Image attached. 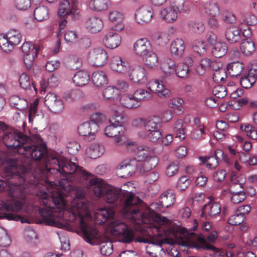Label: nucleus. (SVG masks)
<instances>
[{
    "label": "nucleus",
    "mask_w": 257,
    "mask_h": 257,
    "mask_svg": "<svg viewBox=\"0 0 257 257\" xmlns=\"http://www.w3.org/2000/svg\"><path fill=\"white\" fill-rule=\"evenodd\" d=\"M131 81L139 84L145 83L147 81L145 69L141 66L135 67L129 74Z\"/></svg>",
    "instance_id": "412c9836"
},
{
    "label": "nucleus",
    "mask_w": 257,
    "mask_h": 257,
    "mask_svg": "<svg viewBox=\"0 0 257 257\" xmlns=\"http://www.w3.org/2000/svg\"><path fill=\"white\" fill-rule=\"evenodd\" d=\"M183 102V100L181 98H173L170 100L169 105L174 109L177 110L179 112H182L183 111V108L182 106Z\"/></svg>",
    "instance_id": "4d7b16f0"
},
{
    "label": "nucleus",
    "mask_w": 257,
    "mask_h": 257,
    "mask_svg": "<svg viewBox=\"0 0 257 257\" xmlns=\"http://www.w3.org/2000/svg\"><path fill=\"white\" fill-rule=\"evenodd\" d=\"M163 19L167 23H172L176 20L177 12L171 7L166 8L161 11Z\"/></svg>",
    "instance_id": "4c0bfd02"
},
{
    "label": "nucleus",
    "mask_w": 257,
    "mask_h": 257,
    "mask_svg": "<svg viewBox=\"0 0 257 257\" xmlns=\"http://www.w3.org/2000/svg\"><path fill=\"white\" fill-rule=\"evenodd\" d=\"M120 104L124 107L128 109L137 108L140 106L139 102L134 96L131 94L123 95L120 98Z\"/></svg>",
    "instance_id": "a878e982"
},
{
    "label": "nucleus",
    "mask_w": 257,
    "mask_h": 257,
    "mask_svg": "<svg viewBox=\"0 0 257 257\" xmlns=\"http://www.w3.org/2000/svg\"><path fill=\"white\" fill-rule=\"evenodd\" d=\"M108 2L109 0H91L89 7L94 11H103L107 9Z\"/></svg>",
    "instance_id": "a19ab883"
},
{
    "label": "nucleus",
    "mask_w": 257,
    "mask_h": 257,
    "mask_svg": "<svg viewBox=\"0 0 257 257\" xmlns=\"http://www.w3.org/2000/svg\"><path fill=\"white\" fill-rule=\"evenodd\" d=\"M47 153L46 145L40 135H33L20 148L19 154L21 155L7 160L5 175L8 179L18 180L20 184L27 187L28 185L36 186L39 176L33 173L35 169L31 160H29L30 158L36 161L43 159V164L38 167L40 175L45 172H49L51 173L59 172L63 176H67L77 172L81 177L87 179L91 175L66 158L60 156H47Z\"/></svg>",
    "instance_id": "f257e3e1"
},
{
    "label": "nucleus",
    "mask_w": 257,
    "mask_h": 257,
    "mask_svg": "<svg viewBox=\"0 0 257 257\" xmlns=\"http://www.w3.org/2000/svg\"><path fill=\"white\" fill-rule=\"evenodd\" d=\"M119 95L118 90L114 86L107 87L103 92V96L107 100H113Z\"/></svg>",
    "instance_id": "8fccbe9b"
},
{
    "label": "nucleus",
    "mask_w": 257,
    "mask_h": 257,
    "mask_svg": "<svg viewBox=\"0 0 257 257\" xmlns=\"http://www.w3.org/2000/svg\"><path fill=\"white\" fill-rule=\"evenodd\" d=\"M111 233L115 236L119 242L130 243L135 240V232L132 228L119 220H115L110 223Z\"/></svg>",
    "instance_id": "1a4fd4ad"
},
{
    "label": "nucleus",
    "mask_w": 257,
    "mask_h": 257,
    "mask_svg": "<svg viewBox=\"0 0 257 257\" xmlns=\"http://www.w3.org/2000/svg\"><path fill=\"white\" fill-rule=\"evenodd\" d=\"M20 86L25 89H29L31 86V81L29 75L26 73H23L19 78Z\"/></svg>",
    "instance_id": "680f3d73"
},
{
    "label": "nucleus",
    "mask_w": 257,
    "mask_h": 257,
    "mask_svg": "<svg viewBox=\"0 0 257 257\" xmlns=\"http://www.w3.org/2000/svg\"><path fill=\"white\" fill-rule=\"evenodd\" d=\"M176 67L174 61L170 58L164 59L161 62V69L166 76L174 75L176 71Z\"/></svg>",
    "instance_id": "cd10ccee"
},
{
    "label": "nucleus",
    "mask_w": 257,
    "mask_h": 257,
    "mask_svg": "<svg viewBox=\"0 0 257 257\" xmlns=\"http://www.w3.org/2000/svg\"><path fill=\"white\" fill-rule=\"evenodd\" d=\"M81 181H87L86 184L88 188L93 187L94 194L98 197H103L107 203L112 204V208H100L95 214L96 219L99 223H104L109 219L112 218L115 211H120L123 217L131 220V218L139 216L145 222H149L150 220L139 212L138 205L141 200L134 193L126 190L117 189L105 184L100 178L93 177L91 174L87 179L81 177L75 172ZM89 173V172H88Z\"/></svg>",
    "instance_id": "7ed1b4c3"
},
{
    "label": "nucleus",
    "mask_w": 257,
    "mask_h": 257,
    "mask_svg": "<svg viewBox=\"0 0 257 257\" xmlns=\"http://www.w3.org/2000/svg\"><path fill=\"white\" fill-rule=\"evenodd\" d=\"M85 97L84 93L79 89L71 90L64 93L63 98L68 102L81 100Z\"/></svg>",
    "instance_id": "7c9ffc66"
},
{
    "label": "nucleus",
    "mask_w": 257,
    "mask_h": 257,
    "mask_svg": "<svg viewBox=\"0 0 257 257\" xmlns=\"http://www.w3.org/2000/svg\"><path fill=\"white\" fill-rule=\"evenodd\" d=\"M159 160L155 156H149L147 158L143 160L141 163V168L140 172L145 173L148 172L154 168L158 164Z\"/></svg>",
    "instance_id": "2f4dec72"
},
{
    "label": "nucleus",
    "mask_w": 257,
    "mask_h": 257,
    "mask_svg": "<svg viewBox=\"0 0 257 257\" xmlns=\"http://www.w3.org/2000/svg\"><path fill=\"white\" fill-rule=\"evenodd\" d=\"M147 88L152 92H155L159 97H167L170 94V90L165 87L162 81L160 82L157 79L150 81Z\"/></svg>",
    "instance_id": "6ab92c4d"
},
{
    "label": "nucleus",
    "mask_w": 257,
    "mask_h": 257,
    "mask_svg": "<svg viewBox=\"0 0 257 257\" xmlns=\"http://www.w3.org/2000/svg\"><path fill=\"white\" fill-rule=\"evenodd\" d=\"M15 3L16 8L22 11L26 10L31 6L30 0H15Z\"/></svg>",
    "instance_id": "69168bd1"
},
{
    "label": "nucleus",
    "mask_w": 257,
    "mask_h": 257,
    "mask_svg": "<svg viewBox=\"0 0 257 257\" xmlns=\"http://www.w3.org/2000/svg\"><path fill=\"white\" fill-rule=\"evenodd\" d=\"M44 103L50 110L55 113L62 111L64 108L62 100L53 93H49L46 95Z\"/></svg>",
    "instance_id": "2eb2a0df"
},
{
    "label": "nucleus",
    "mask_w": 257,
    "mask_h": 257,
    "mask_svg": "<svg viewBox=\"0 0 257 257\" xmlns=\"http://www.w3.org/2000/svg\"><path fill=\"white\" fill-rule=\"evenodd\" d=\"M240 32L238 29L232 27L227 29L225 32V36L227 40L231 43L238 41L240 38Z\"/></svg>",
    "instance_id": "49530a36"
},
{
    "label": "nucleus",
    "mask_w": 257,
    "mask_h": 257,
    "mask_svg": "<svg viewBox=\"0 0 257 257\" xmlns=\"http://www.w3.org/2000/svg\"><path fill=\"white\" fill-rule=\"evenodd\" d=\"M80 149V145L76 142H72L68 144L66 149L70 155H75L78 153Z\"/></svg>",
    "instance_id": "0e129e2a"
},
{
    "label": "nucleus",
    "mask_w": 257,
    "mask_h": 257,
    "mask_svg": "<svg viewBox=\"0 0 257 257\" xmlns=\"http://www.w3.org/2000/svg\"><path fill=\"white\" fill-rule=\"evenodd\" d=\"M4 132L1 134L4 144L9 148L16 150L19 154L20 148L26 141L29 140V137L21 132Z\"/></svg>",
    "instance_id": "9d476101"
},
{
    "label": "nucleus",
    "mask_w": 257,
    "mask_h": 257,
    "mask_svg": "<svg viewBox=\"0 0 257 257\" xmlns=\"http://www.w3.org/2000/svg\"><path fill=\"white\" fill-rule=\"evenodd\" d=\"M124 130L122 126H118L113 123H110L105 127L104 133L107 137L113 138L116 137L118 134L122 133V130Z\"/></svg>",
    "instance_id": "a18cd8bd"
},
{
    "label": "nucleus",
    "mask_w": 257,
    "mask_h": 257,
    "mask_svg": "<svg viewBox=\"0 0 257 257\" xmlns=\"http://www.w3.org/2000/svg\"><path fill=\"white\" fill-rule=\"evenodd\" d=\"M256 74H254L252 70H250L247 74L241 77L240 83L242 87L248 89L253 86L256 81Z\"/></svg>",
    "instance_id": "f704fd0d"
},
{
    "label": "nucleus",
    "mask_w": 257,
    "mask_h": 257,
    "mask_svg": "<svg viewBox=\"0 0 257 257\" xmlns=\"http://www.w3.org/2000/svg\"><path fill=\"white\" fill-rule=\"evenodd\" d=\"M232 196L230 198L231 201L235 204L239 203L242 202L246 198L245 192H241L240 190H236L234 187H231L229 189Z\"/></svg>",
    "instance_id": "de8ad7c7"
},
{
    "label": "nucleus",
    "mask_w": 257,
    "mask_h": 257,
    "mask_svg": "<svg viewBox=\"0 0 257 257\" xmlns=\"http://www.w3.org/2000/svg\"><path fill=\"white\" fill-rule=\"evenodd\" d=\"M175 199V194L171 190L166 191L160 197L159 205L162 208H168L174 203Z\"/></svg>",
    "instance_id": "b1692460"
},
{
    "label": "nucleus",
    "mask_w": 257,
    "mask_h": 257,
    "mask_svg": "<svg viewBox=\"0 0 257 257\" xmlns=\"http://www.w3.org/2000/svg\"><path fill=\"white\" fill-rule=\"evenodd\" d=\"M153 15L151 8H142L137 11L135 14V19L139 24H144L149 22Z\"/></svg>",
    "instance_id": "4be33fe9"
},
{
    "label": "nucleus",
    "mask_w": 257,
    "mask_h": 257,
    "mask_svg": "<svg viewBox=\"0 0 257 257\" xmlns=\"http://www.w3.org/2000/svg\"><path fill=\"white\" fill-rule=\"evenodd\" d=\"M243 69V64L238 61L232 62L227 66V70L232 77H237L240 75Z\"/></svg>",
    "instance_id": "e433bc0d"
},
{
    "label": "nucleus",
    "mask_w": 257,
    "mask_h": 257,
    "mask_svg": "<svg viewBox=\"0 0 257 257\" xmlns=\"http://www.w3.org/2000/svg\"><path fill=\"white\" fill-rule=\"evenodd\" d=\"M183 125V121L181 119H177L173 125V131L176 137L182 139L185 138V128Z\"/></svg>",
    "instance_id": "09e8293b"
},
{
    "label": "nucleus",
    "mask_w": 257,
    "mask_h": 257,
    "mask_svg": "<svg viewBox=\"0 0 257 257\" xmlns=\"http://www.w3.org/2000/svg\"><path fill=\"white\" fill-rule=\"evenodd\" d=\"M86 26L91 33H95L99 32L102 29L103 23L100 19L92 17L86 21Z\"/></svg>",
    "instance_id": "c85d7f7f"
},
{
    "label": "nucleus",
    "mask_w": 257,
    "mask_h": 257,
    "mask_svg": "<svg viewBox=\"0 0 257 257\" xmlns=\"http://www.w3.org/2000/svg\"><path fill=\"white\" fill-rule=\"evenodd\" d=\"M69 66L72 69H78L82 65V60L76 55H72L69 58Z\"/></svg>",
    "instance_id": "13d9d810"
},
{
    "label": "nucleus",
    "mask_w": 257,
    "mask_h": 257,
    "mask_svg": "<svg viewBox=\"0 0 257 257\" xmlns=\"http://www.w3.org/2000/svg\"><path fill=\"white\" fill-rule=\"evenodd\" d=\"M11 243V239L7 231L4 228L0 227V246H8Z\"/></svg>",
    "instance_id": "864d4df0"
},
{
    "label": "nucleus",
    "mask_w": 257,
    "mask_h": 257,
    "mask_svg": "<svg viewBox=\"0 0 257 257\" xmlns=\"http://www.w3.org/2000/svg\"><path fill=\"white\" fill-rule=\"evenodd\" d=\"M108 58V53L105 49H92L88 56L90 63L96 67L104 65L106 63Z\"/></svg>",
    "instance_id": "ddd939ff"
},
{
    "label": "nucleus",
    "mask_w": 257,
    "mask_h": 257,
    "mask_svg": "<svg viewBox=\"0 0 257 257\" xmlns=\"http://www.w3.org/2000/svg\"><path fill=\"white\" fill-rule=\"evenodd\" d=\"M198 225L197 220L194 219L193 224L191 227V231L183 227L177 228L173 232L175 238L180 240L183 245L187 246L188 242H192V246L197 249L203 248L208 250H216V248L208 243L201 234H196L192 232L197 229Z\"/></svg>",
    "instance_id": "39448f33"
},
{
    "label": "nucleus",
    "mask_w": 257,
    "mask_h": 257,
    "mask_svg": "<svg viewBox=\"0 0 257 257\" xmlns=\"http://www.w3.org/2000/svg\"><path fill=\"white\" fill-rule=\"evenodd\" d=\"M221 212V206L217 202L209 201L202 209L201 216L206 219L218 216Z\"/></svg>",
    "instance_id": "f3484780"
},
{
    "label": "nucleus",
    "mask_w": 257,
    "mask_h": 257,
    "mask_svg": "<svg viewBox=\"0 0 257 257\" xmlns=\"http://www.w3.org/2000/svg\"><path fill=\"white\" fill-rule=\"evenodd\" d=\"M34 16L36 20L41 22L49 18V11L47 7L40 6L34 10Z\"/></svg>",
    "instance_id": "c03bdc74"
},
{
    "label": "nucleus",
    "mask_w": 257,
    "mask_h": 257,
    "mask_svg": "<svg viewBox=\"0 0 257 257\" xmlns=\"http://www.w3.org/2000/svg\"><path fill=\"white\" fill-rule=\"evenodd\" d=\"M223 156V151L221 150H216L214 152V156L208 158L206 167L211 169H215L218 165L219 160Z\"/></svg>",
    "instance_id": "37998d69"
},
{
    "label": "nucleus",
    "mask_w": 257,
    "mask_h": 257,
    "mask_svg": "<svg viewBox=\"0 0 257 257\" xmlns=\"http://www.w3.org/2000/svg\"><path fill=\"white\" fill-rule=\"evenodd\" d=\"M110 67L114 71L125 73L129 68L128 63L119 56H114L111 59Z\"/></svg>",
    "instance_id": "aec40b11"
},
{
    "label": "nucleus",
    "mask_w": 257,
    "mask_h": 257,
    "mask_svg": "<svg viewBox=\"0 0 257 257\" xmlns=\"http://www.w3.org/2000/svg\"><path fill=\"white\" fill-rule=\"evenodd\" d=\"M189 30L192 33L201 34L205 30V27L202 22L194 20H189L187 22Z\"/></svg>",
    "instance_id": "58836bf2"
},
{
    "label": "nucleus",
    "mask_w": 257,
    "mask_h": 257,
    "mask_svg": "<svg viewBox=\"0 0 257 257\" xmlns=\"http://www.w3.org/2000/svg\"><path fill=\"white\" fill-rule=\"evenodd\" d=\"M153 47V45L146 38H140L134 44V48H149Z\"/></svg>",
    "instance_id": "bf43d9fd"
},
{
    "label": "nucleus",
    "mask_w": 257,
    "mask_h": 257,
    "mask_svg": "<svg viewBox=\"0 0 257 257\" xmlns=\"http://www.w3.org/2000/svg\"><path fill=\"white\" fill-rule=\"evenodd\" d=\"M99 126L94 122L87 121L83 123L78 127V132L82 136L86 137L88 141L95 138V134L98 131Z\"/></svg>",
    "instance_id": "dca6fc26"
},
{
    "label": "nucleus",
    "mask_w": 257,
    "mask_h": 257,
    "mask_svg": "<svg viewBox=\"0 0 257 257\" xmlns=\"http://www.w3.org/2000/svg\"><path fill=\"white\" fill-rule=\"evenodd\" d=\"M90 80V76L88 72L85 70L79 71L73 78V82L79 86L86 85Z\"/></svg>",
    "instance_id": "473e14b6"
},
{
    "label": "nucleus",
    "mask_w": 257,
    "mask_h": 257,
    "mask_svg": "<svg viewBox=\"0 0 257 257\" xmlns=\"http://www.w3.org/2000/svg\"><path fill=\"white\" fill-rule=\"evenodd\" d=\"M58 16L60 18H68L74 21L79 20L81 19V15L77 9V3L76 1L63 0L61 3L58 10Z\"/></svg>",
    "instance_id": "9b49d317"
},
{
    "label": "nucleus",
    "mask_w": 257,
    "mask_h": 257,
    "mask_svg": "<svg viewBox=\"0 0 257 257\" xmlns=\"http://www.w3.org/2000/svg\"><path fill=\"white\" fill-rule=\"evenodd\" d=\"M93 84L97 87H102L108 83L106 73L102 71H95L91 77Z\"/></svg>",
    "instance_id": "bb28decb"
},
{
    "label": "nucleus",
    "mask_w": 257,
    "mask_h": 257,
    "mask_svg": "<svg viewBox=\"0 0 257 257\" xmlns=\"http://www.w3.org/2000/svg\"><path fill=\"white\" fill-rule=\"evenodd\" d=\"M24 53V62L28 69H31L34 58L40 49H22Z\"/></svg>",
    "instance_id": "c756f323"
},
{
    "label": "nucleus",
    "mask_w": 257,
    "mask_h": 257,
    "mask_svg": "<svg viewBox=\"0 0 257 257\" xmlns=\"http://www.w3.org/2000/svg\"><path fill=\"white\" fill-rule=\"evenodd\" d=\"M104 152V147L103 145L93 144L90 146L88 154L90 158L95 159L102 155Z\"/></svg>",
    "instance_id": "79ce46f5"
},
{
    "label": "nucleus",
    "mask_w": 257,
    "mask_h": 257,
    "mask_svg": "<svg viewBox=\"0 0 257 257\" xmlns=\"http://www.w3.org/2000/svg\"><path fill=\"white\" fill-rule=\"evenodd\" d=\"M134 124H139L144 127L146 136L151 142H156L162 137L160 130L161 121L159 117L153 115L148 118H139L134 121Z\"/></svg>",
    "instance_id": "6e6552de"
},
{
    "label": "nucleus",
    "mask_w": 257,
    "mask_h": 257,
    "mask_svg": "<svg viewBox=\"0 0 257 257\" xmlns=\"http://www.w3.org/2000/svg\"><path fill=\"white\" fill-rule=\"evenodd\" d=\"M205 134V128L204 125L202 126H197L191 132L190 137L193 140H200L204 138L203 136Z\"/></svg>",
    "instance_id": "6e6d98bb"
},
{
    "label": "nucleus",
    "mask_w": 257,
    "mask_h": 257,
    "mask_svg": "<svg viewBox=\"0 0 257 257\" xmlns=\"http://www.w3.org/2000/svg\"><path fill=\"white\" fill-rule=\"evenodd\" d=\"M165 233L164 229L160 230L158 226L147 228L144 235L136 238L135 242L148 243L146 252L151 256H156L158 250H162V245L165 242Z\"/></svg>",
    "instance_id": "423d86ee"
},
{
    "label": "nucleus",
    "mask_w": 257,
    "mask_h": 257,
    "mask_svg": "<svg viewBox=\"0 0 257 257\" xmlns=\"http://www.w3.org/2000/svg\"><path fill=\"white\" fill-rule=\"evenodd\" d=\"M175 73L178 77L186 78L188 77L189 69L188 66L184 63L179 64L176 67Z\"/></svg>",
    "instance_id": "603ef678"
},
{
    "label": "nucleus",
    "mask_w": 257,
    "mask_h": 257,
    "mask_svg": "<svg viewBox=\"0 0 257 257\" xmlns=\"http://www.w3.org/2000/svg\"><path fill=\"white\" fill-rule=\"evenodd\" d=\"M77 37L76 32L72 31L66 32L64 35V40L67 43H74L76 42Z\"/></svg>",
    "instance_id": "774afa93"
},
{
    "label": "nucleus",
    "mask_w": 257,
    "mask_h": 257,
    "mask_svg": "<svg viewBox=\"0 0 257 257\" xmlns=\"http://www.w3.org/2000/svg\"><path fill=\"white\" fill-rule=\"evenodd\" d=\"M133 94L136 98L140 105H141L142 101L148 100L152 97V94L151 92L146 89L142 88L136 90Z\"/></svg>",
    "instance_id": "ea45409f"
},
{
    "label": "nucleus",
    "mask_w": 257,
    "mask_h": 257,
    "mask_svg": "<svg viewBox=\"0 0 257 257\" xmlns=\"http://www.w3.org/2000/svg\"><path fill=\"white\" fill-rule=\"evenodd\" d=\"M154 41V45L153 47H161L164 48L166 44V39L161 36L160 35H155L153 36Z\"/></svg>",
    "instance_id": "338daca9"
},
{
    "label": "nucleus",
    "mask_w": 257,
    "mask_h": 257,
    "mask_svg": "<svg viewBox=\"0 0 257 257\" xmlns=\"http://www.w3.org/2000/svg\"><path fill=\"white\" fill-rule=\"evenodd\" d=\"M162 150V146L159 145H155L151 147L147 145H140L133 159L136 160L138 164L140 165L139 162L150 156L151 154H160Z\"/></svg>",
    "instance_id": "4468645a"
},
{
    "label": "nucleus",
    "mask_w": 257,
    "mask_h": 257,
    "mask_svg": "<svg viewBox=\"0 0 257 257\" xmlns=\"http://www.w3.org/2000/svg\"><path fill=\"white\" fill-rule=\"evenodd\" d=\"M244 217L243 215L239 214L237 211L236 213L231 216L228 220V223L232 225H238L244 221Z\"/></svg>",
    "instance_id": "052dcab7"
},
{
    "label": "nucleus",
    "mask_w": 257,
    "mask_h": 257,
    "mask_svg": "<svg viewBox=\"0 0 257 257\" xmlns=\"http://www.w3.org/2000/svg\"><path fill=\"white\" fill-rule=\"evenodd\" d=\"M213 93L219 98H223L227 95L226 87L223 85H217L214 87Z\"/></svg>",
    "instance_id": "e2e57ef3"
},
{
    "label": "nucleus",
    "mask_w": 257,
    "mask_h": 257,
    "mask_svg": "<svg viewBox=\"0 0 257 257\" xmlns=\"http://www.w3.org/2000/svg\"><path fill=\"white\" fill-rule=\"evenodd\" d=\"M142 201L141 200V202L139 203L138 205V208L139 212L141 213L142 215H145L146 217L148 219H150V221L149 222L146 223L143 221L142 219V217H140L139 216H136V217H133L131 218V220L136 223H143L147 225V228H153L155 226H158L160 230H162L161 227V226L170 224L171 221L169 220L167 218L162 216L161 214L157 213L155 212L153 210V209H156V206H158V208L157 210H160V207L159 205V204L157 203H152L150 205L151 208L149 209V212H142L140 210V205L142 203Z\"/></svg>",
    "instance_id": "0eeeda50"
},
{
    "label": "nucleus",
    "mask_w": 257,
    "mask_h": 257,
    "mask_svg": "<svg viewBox=\"0 0 257 257\" xmlns=\"http://www.w3.org/2000/svg\"><path fill=\"white\" fill-rule=\"evenodd\" d=\"M205 13L211 17H216L219 14V9L216 3H208L204 6Z\"/></svg>",
    "instance_id": "5fc2aeb1"
},
{
    "label": "nucleus",
    "mask_w": 257,
    "mask_h": 257,
    "mask_svg": "<svg viewBox=\"0 0 257 257\" xmlns=\"http://www.w3.org/2000/svg\"><path fill=\"white\" fill-rule=\"evenodd\" d=\"M108 18L109 21L114 25V29L115 31H119L123 29V16L122 13L117 11H112L109 13Z\"/></svg>",
    "instance_id": "5701e85b"
},
{
    "label": "nucleus",
    "mask_w": 257,
    "mask_h": 257,
    "mask_svg": "<svg viewBox=\"0 0 257 257\" xmlns=\"http://www.w3.org/2000/svg\"><path fill=\"white\" fill-rule=\"evenodd\" d=\"M137 161L135 159L126 160L122 162L119 166V171L122 175L121 177H127L131 176L136 171L138 166Z\"/></svg>",
    "instance_id": "a211bd4d"
},
{
    "label": "nucleus",
    "mask_w": 257,
    "mask_h": 257,
    "mask_svg": "<svg viewBox=\"0 0 257 257\" xmlns=\"http://www.w3.org/2000/svg\"><path fill=\"white\" fill-rule=\"evenodd\" d=\"M103 42L106 48H116L121 43V37L115 33L110 32L106 35Z\"/></svg>",
    "instance_id": "393cba45"
},
{
    "label": "nucleus",
    "mask_w": 257,
    "mask_h": 257,
    "mask_svg": "<svg viewBox=\"0 0 257 257\" xmlns=\"http://www.w3.org/2000/svg\"><path fill=\"white\" fill-rule=\"evenodd\" d=\"M10 105L16 109L23 111L28 107V102L24 98H21L18 96L14 95L9 98Z\"/></svg>",
    "instance_id": "72a5a7b5"
},
{
    "label": "nucleus",
    "mask_w": 257,
    "mask_h": 257,
    "mask_svg": "<svg viewBox=\"0 0 257 257\" xmlns=\"http://www.w3.org/2000/svg\"><path fill=\"white\" fill-rule=\"evenodd\" d=\"M4 174V170L3 175L0 176V192L4 190L8 185L12 200L6 203L0 200V210L4 211L1 218H6L9 220H20L22 223H29L28 219L22 218L17 214L21 210L26 198L27 187L20 184L17 179H8Z\"/></svg>",
    "instance_id": "20e7f679"
},
{
    "label": "nucleus",
    "mask_w": 257,
    "mask_h": 257,
    "mask_svg": "<svg viewBox=\"0 0 257 257\" xmlns=\"http://www.w3.org/2000/svg\"><path fill=\"white\" fill-rule=\"evenodd\" d=\"M171 7L179 13H186L189 11L188 7L185 5V0H173Z\"/></svg>",
    "instance_id": "3c124183"
},
{
    "label": "nucleus",
    "mask_w": 257,
    "mask_h": 257,
    "mask_svg": "<svg viewBox=\"0 0 257 257\" xmlns=\"http://www.w3.org/2000/svg\"><path fill=\"white\" fill-rule=\"evenodd\" d=\"M59 183V187L54 188L51 187V183L47 182L50 187H46L38 195L42 204L39 208L42 222L46 225L56 226L55 212H59L64 220L74 222L79 227L84 240L92 244V240L97 238L98 231L88 222L91 216L89 211V202L83 200L85 196L84 189H76L70 208L67 209L64 197L72 190V186L67 179H62Z\"/></svg>",
    "instance_id": "f03ea898"
},
{
    "label": "nucleus",
    "mask_w": 257,
    "mask_h": 257,
    "mask_svg": "<svg viewBox=\"0 0 257 257\" xmlns=\"http://www.w3.org/2000/svg\"><path fill=\"white\" fill-rule=\"evenodd\" d=\"M124 116L125 114L121 107L118 106L116 109H114L113 113L109 118V122L118 126H122Z\"/></svg>",
    "instance_id": "c9c22d12"
},
{
    "label": "nucleus",
    "mask_w": 257,
    "mask_h": 257,
    "mask_svg": "<svg viewBox=\"0 0 257 257\" xmlns=\"http://www.w3.org/2000/svg\"><path fill=\"white\" fill-rule=\"evenodd\" d=\"M135 54L142 59L144 64L149 68L156 67L158 62L157 55L150 49H134Z\"/></svg>",
    "instance_id": "f8f14e48"
}]
</instances>
